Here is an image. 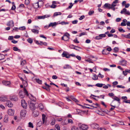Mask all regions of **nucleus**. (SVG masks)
I'll list each match as a JSON object with an SVG mask.
<instances>
[{
    "instance_id": "obj_29",
    "label": "nucleus",
    "mask_w": 130,
    "mask_h": 130,
    "mask_svg": "<svg viewBox=\"0 0 130 130\" xmlns=\"http://www.w3.org/2000/svg\"><path fill=\"white\" fill-rule=\"evenodd\" d=\"M5 56L3 54H0V60L4 59Z\"/></svg>"
},
{
    "instance_id": "obj_37",
    "label": "nucleus",
    "mask_w": 130,
    "mask_h": 130,
    "mask_svg": "<svg viewBox=\"0 0 130 130\" xmlns=\"http://www.w3.org/2000/svg\"><path fill=\"white\" fill-rule=\"evenodd\" d=\"M19 29L20 30H24L26 28L25 26H22L19 28Z\"/></svg>"
},
{
    "instance_id": "obj_24",
    "label": "nucleus",
    "mask_w": 130,
    "mask_h": 130,
    "mask_svg": "<svg viewBox=\"0 0 130 130\" xmlns=\"http://www.w3.org/2000/svg\"><path fill=\"white\" fill-rule=\"evenodd\" d=\"M34 33L38 34L39 33V31L37 29H32L31 30Z\"/></svg>"
},
{
    "instance_id": "obj_48",
    "label": "nucleus",
    "mask_w": 130,
    "mask_h": 130,
    "mask_svg": "<svg viewBox=\"0 0 130 130\" xmlns=\"http://www.w3.org/2000/svg\"><path fill=\"white\" fill-rule=\"evenodd\" d=\"M56 6H57L56 5L52 4L50 6V7L52 8H55Z\"/></svg>"
},
{
    "instance_id": "obj_57",
    "label": "nucleus",
    "mask_w": 130,
    "mask_h": 130,
    "mask_svg": "<svg viewBox=\"0 0 130 130\" xmlns=\"http://www.w3.org/2000/svg\"><path fill=\"white\" fill-rule=\"evenodd\" d=\"M99 35L100 36L101 38V37H104L106 36V35H105V34H100Z\"/></svg>"
},
{
    "instance_id": "obj_27",
    "label": "nucleus",
    "mask_w": 130,
    "mask_h": 130,
    "mask_svg": "<svg viewBox=\"0 0 130 130\" xmlns=\"http://www.w3.org/2000/svg\"><path fill=\"white\" fill-rule=\"evenodd\" d=\"M61 14V13L60 12H56L54 13L53 16H57L58 15H60Z\"/></svg>"
},
{
    "instance_id": "obj_38",
    "label": "nucleus",
    "mask_w": 130,
    "mask_h": 130,
    "mask_svg": "<svg viewBox=\"0 0 130 130\" xmlns=\"http://www.w3.org/2000/svg\"><path fill=\"white\" fill-rule=\"evenodd\" d=\"M36 82L38 83L39 84H41L42 83V81L41 80H40L39 79H36Z\"/></svg>"
},
{
    "instance_id": "obj_8",
    "label": "nucleus",
    "mask_w": 130,
    "mask_h": 130,
    "mask_svg": "<svg viewBox=\"0 0 130 130\" xmlns=\"http://www.w3.org/2000/svg\"><path fill=\"white\" fill-rule=\"evenodd\" d=\"M62 56L63 57H65L68 58H69V55L68 53L66 52H64L62 54Z\"/></svg>"
},
{
    "instance_id": "obj_1",
    "label": "nucleus",
    "mask_w": 130,
    "mask_h": 130,
    "mask_svg": "<svg viewBox=\"0 0 130 130\" xmlns=\"http://www.w3.org/2000/svg\"><path fill=\"white\" fill-rule=\"evenodd\" d=\"M28 104L29 108L32 111H33L35 110L36 107L35 106V104L32 103L31 101H28Z\"/></svg>"
},
{
    "instance_id": "obj_28",
    "label": "nucleus",
    "mask_w": 130,
    "mask_h": 130,
    "mask_svg": "<svg viewBox=\"0 0 130 130\" xmlns=\"http://www.w3.org/2000/svg\"><path fill=\"white\" fill-rule=\"evenodd\" d=\"M39 107L40 109L41 110H42L43 109V106L42 104L41 103H40L39 104Z\"/></svg>"
},
{
    "instance_id": "obj_7",
    "label": "nucleus",
    "mask_w": 130,
    "mask_h": 130,
    "mask_svg": "<svg viewBox=\"0 0 130 130\" xmlns=\"http://www.w3.org/2000/svg\"><path fill=\"white\" fill-rule=\"evenodd\" d=\"M70 35L67 32H66L64 35V41H67L69 40V36Z\"/></svg>"
},
{
    "instance_id": "obj_36",
    "label": "nucleus",
    "mask_w": 130,
    "mask_h": 130,
    "mask_svg": "<svg viewBox=\"0 0 130 130\" xmlns=\"http://www.w3.org/2000/svg\"><path fill=\"white\" fill-rule=\"evenodd\" d=\"M119 51V48L118 47H115L114 49V52L116 53L118 52Z\"/></svg>"
},
{
    "instance_id": "obj_26",
    "label": "nucleus",
    "mask_w": 130,
    "mask_h": 130,
    "mask_svg": "<svg viewBox=\"0 0 130 130\" xmlns=\"http://www.w3.org/2000/svg\"><path fill=\"white\" fill-rule=\"evenodd\" d=\"M102 54H107L109 53L107 52V50H103L102 51Z\"/></svg>"
},
{
    "instance_id": "obj_6",
    "label": "nucleus",
    "mask_w": 130,
    "mask_h": 130,
    "mask_svg": "<svg viewBox=\"0 0 130 130\" xmlns=\"http://www.w3.org/2000/svg\"><path fill=\"white\" fill-rule=\"evenodd\" d=\"M21 105L23 108L26 109L27 107V104L25 100H23L21 101Z\"/></svg>"
},
{
    "instance_id": "obj_53",
    "label": "nucleus",
    "mask_w": 130,
    "mask_h": 130,
    "mask_svg": "<svg viewBox=\"0 0 130 130\" xmlns=\"http://www.w3.org/2000/svg\"><path fill=\"white\" fill-rule=\"evenodd\" d=\"M29 0H25V4L27 5L29 4Z\"/></svg>"
},
{
    "instance_id": "obj_46",
    "label": "nucleus",
    "mask_w": 130,
    "mask_h": 130,
    "mask_svg": "<svg viewBox=\"0 0 130 130\" xmlns=\"http://www.w3.org/2000/svg\"><path fill=\"white\" fill-rule=\"evenodd\" d=\"M113 99L117 101H119L120 100V99L116 96H115L114 98Z\"/></svg>"
},
{
    "instance_id": "obj_61",
    "label": "nucleus",
    "mask_w": 130,
    "mask_h": 130,
    "mask_svg": "<svg viewBox=\"0 0 130 130\" xmlns=\"http://www.w3.org/2000/svg\"><path fill=\"white\" fill-rule=\"evenodd\" d=\"M98 76L99 77H101V78H102L104 77V75H102L100 73L98 74Z\"/></svg>"
},
{
    "instance_id": "obj_25",
    "label": "nucleus",
    "mask_w": 130,
    "mask_h": 130,
    "mask_svg": "<svg viewBox=\"0 0 130 130\" xmlns=\"http://www.w3.org/2000/svg\"><path fill=\"white\" fill-rule=\"evenodd\" d=\"M92 79L94 80H97L98 79V77L95 74H94L93 75V77L92 78Z\"/></svg>"
},
{
    "instance_id": "obj_60",
    "label": "nucleus",
    "mask_w": 130,
    "mask_h": 130,
    "mask_svg": "<svg viewBox=\"0 0 130 130\" xmlns=\"http://www.w3.org/2000/svg\"><path fill=\"white\" fill-rule=\"evenodd\" d=\"M13 36H9L8 38V40H11L13 39Z\"/></svg>"
},
{
    "instance_id": "obj_15",
    "label": "nucleus",
    "mask_w": 130,
    "mask_h": 130,
    "mask_svg": "<svg viewBox=\"0 0 130 130\" xmlns=\"http://www.w3.org/2000/svg\"><path fill=\"white\" fill-rule=\"evenodd\" d=\"M69 47L73 49L78 51H79V50L77 48H76L75 47H77L79 48H80V47L78 46H75L73 45H70L69 46Z\"/></svg>"
},
{
    "instance_id": "obj_42",
    "label": "nucleus",
    "mask_w": 130,
    "mask_h": 130,
    "mask_svg": "<svg viewBox=\"0 0 130 130\" xmlns=\"http://www.w3.org/2000/svg\"><path fill=\"white\" fill-rule=\"evenodd\" d=\"M78 129L77 127H76L75 126H72L71 128V130H77Z\"/></svg>"
},
{
    "instance_id": "obj_19",
    "label": "nucleus",
    "mask_w": 130,
    "mask_h": 130,
    "mask_svg": "<svg viewBox=\"0 0 130 130\" xmlns=\"http://www.w3.org/2000/svg\"><path fill=\"white\" fill-rule=\"evenodd\" d=\"M63 68L64 69H71V66L68 64L65 65L63 67Z\"/></svg>"
},
{
    "instance_id": "obj_52",
    "label": "nucleus",
    "mask_w": 130,
    "mask_h": 130,
    "mask_svg": "<svg viewBox=\"0 0 130 130\" xmlns=\"http://www.w3.org/2000/svg\"><path fill=\"white\" fill-rule=\"evenodd\" d=\"M118 30L120 32H125V31L123 30L122 28H119L118 29Z\"/></svg>"
},
{
    "instance_id": "obj_34",
    "label": "nucleus",
    "mask_w": 130,
    "mask_h": 130,
    "mask_svg": "<svg viewBox=\"0 0 130 130\" xmlns=\"http://www.w3.org/2000/svg\"><path fill=\"white\" fill-rule=\"evenodd\" d=\"M26 63V61L25 60H23L21 61V65L22 66H23Z\"/></svg>"
},
{
    "instance_id": "obj_20",
    "label": "nucleus",
    "mask_w": 130,
    "mask_h": 130,
    "mask_svg": "<svg viewBox=\"0 0 130 130\" xmlns=\"http://www.w3.org/2000/svg\"><path fill=\"white\" fill-rule=\"evenodd\" d=\"M57 23L56 22L51 23L48 25V27L51 26L53 27L54 26H55L57 25Z\"/></svg>"
},
{
    "instance_id": "obj_50",
    "label": "nucleus",
    "mask_w": 130,
    "mask_h": 130,
    "mask_svg": "<svg viewBox=\"0 0 130 130\" xmlns=\"http://www.w3.org/2000/svg\"><path fill=\"white\" fill-rule=\"evenodd\" d=\"M44 16H39L37 17V18L38 19H44Z\"/></svg>"
},
{
    "instance_id": "obj_64",
    "label": "nucleus",
    "mask_w": 130,
    "mask_h": 130,
    "mask_svg": "<svg viewBox=\"0 0 130 130\" xmlns=\"http://www.w3.org/2000/svg\"><path fill=\"white\" fill-rule=\"evenodd\" d=\"M126 38H130V33L128 34L127 35H126Z\"/></svg>"
},
{
    "instance_id": "obj_43",
    "label": "nucleus",
    "mask_w": 130,
    "mask_h": 130,
    "mask_svg": "<svg viewBox=\"0 0 130 130\" xmlns=\"http://www.w3.org/2000/svg\"><path fill=\"white\" fill-rule=\"evenodd\" d=\"M94 11H90L89 12L88 14L89 15H90L94 13Z\"/></svg>"
},
{
    "instance_id": "obj_49",
    "label": "nucleus",
    "mask_w": 130,
    "mask_h": 130,
    "mask_svg": "<svg viewBox=\"0 0 130 130\" xmlns=\"http://www.w3.org/2000/svg\"><path fill=\"white\" fill-rule=\"evenodd\" d=\"M118 84V82L117 81H115V82H113L112 83V84L113 85V87H115V86H114V85H117Z\"/></svg>"
},
{
    "instance_id": "obj_3",
    "label": "nucleus",
    "mask_w": 130,
    "mask_h": 130,
    "mask_svg": "<svg viewBox=\"0 0 130 130\" xmlns=\"http://www.w3.org/2000/svg\"><path fill=\"white\" fill-rule=\"evenodd\" d=\"M91 127L95 129H98L99 127V125L96 123H93L91 125Z\"/></svg>"
},
{
    "instance_id": "obj_56",
    "label": "nucleus",
    "mask_w": 130,
    "mask_h": 130,
    "mask_svg": "<svg viewBox=\"0 0 130 130\" xmlns=\"http://www.w3.org/2000/svg\"><path fill=\"white\" fill-rule=\"evenodd\" d=\"M52 78L53 79H56L57 78V77L55 75H53L52 76Z\"/></svg>"
},
{
    "instance_id": "obj_4",
    "label": "nucleus",
    "mask_w": 130,
    "mask_h": 130,
    "mask_svg": "<svg viewBox=\"0 0 130 130\" xmlns=\"http://www.w3.org/2000/svg\"><path fill=\"white\" fill-rule=\"evenodd\" d=\"M121 14L124 13L125 14L130 15V13L128 11H127L126 9L125 8H123L120 12Z\"/></svg>"
},
{
    "instance_id": "obj_16",
    "label": "nucleus",
    "mask_w": 130,
    "mask_h": 130,
    "mask_svg": "<svg viewBox=\"0 0 130 130\" xmlns=\"http://www.w3.org/2000/svg\"><path fill=\"white\" fill-rule=\"evenodd\" d=\"M8 113L10 116L14 114V111L11 109H10L8 110Z\"/></svg>"
},
{
    "instance_id": "obj_63",
    "label": "nucleus",
    "mask_w": 130,
    "mask_h": 130,
    "mask_svg": "<svg viewBox=\"0 0 130 130\" xmlns=\"http://www.w3.org/2000/svg\"><path fill=\"white\" fill-rule=\"evenodd\" d=\"M78 22V21L77 20H76L74 21H72V23L73 24H76Z\"/></svg>"
},
{
    "instance_id": "obj_23",
    "label": "nucleus",
    "mask_w": 130,
    "mask_h": 130,
    "mask_svg": "<svg viewBox=\"0 0 130 130\" xmlns=\"http://www.w3.org/2000/svg\"><path fill=\"white\" fill-rule=\"evenodd\" d=\"M55 130H60V127L58 125L56 124L55 125Z\"/></svg>"
},
{
    "instance_id": "obj_13",
    "label": "nucleus",
    "mask_w": 130,
    "mask_h": 130,
    "mask_svg": "<svg viewBox=\"0 0 130 130\" xmlns=\"http://www.w3.org/2000/svg\"><path fill=\"white\" fill-rule=\"evenodd\" d=\"M6 105L9 107H11L13 106V104L10 101L8 100L7 101Z\"/></svg>"
},
{
    "instance_id": "obj_33",
    "label": "nucleus",
    "mask_w": 130,
    "mask_h": 130,
    "mask_svg": "<svg viewBox=\"0 0 130 130\" xmlns=\"http://www.w3.org/2000/svg\"><path fill=\"white\" fill-rule=\"evenodd\" d=\"M111 5L110 4L108 3H106L104 5V6L105 7H108V8H109V7H111L110 6Z\"/></svg>"
},
{
    "instance_id": "obj_2",
    "label": "nucleus",
    "mask_w": 130,
    "mask_h": 130,
    "mask_svg": "<svg viewBox=\"0 0 130 130\" xmlns=\"http://www.w3.org/2000/svg\"><path fill=\"white\" fill-rule=\"evenodd\" d=\"M78 126L80 129L87 130L88 128V126L85 124L81 125V124H78Z\"/></svg>"
},
{
    "instance_id": "obj_59",
    "label": "nucleus",
    "mask_w": 130,
    "mask_h": 130,
    "mask_svg": "<svg viewBox=\"0 0 130 130\" xmlns=\"http://www.w3.org/2000/svg\"><path fill=\"white\" fill-rule=\"evenodd\" d=\"M75 56L76 58L79 60H81V57L80 56L78 55Z\"/></svg>"
},
{
    "instance_id": "obj_12",
    "label": "nucleus",
    "mask_w": 130,
    "mask_h": 130,
    "mask_svg": "<svg viewBox=\"0 0 130 130\" xmlns=\"http://www.w3.org/2000/svg\"><path fill=\"white\" fill-rule=\"evenodd\" d=\"M7 25L8 26H11L12 27H13L14 26V23L13 22L12 20L10 21L7 23Z\"/></svg>"
},
{
    "instance_id": "obj_62",
    "label": "nucleus",
    "mask_w": 130,
    "mask_h": 130,
    "mask_svg": "<svg viewBox=\"0 0 130 130\" xmlns=\"http://www.w3.org/2000/svg\"><path fill=\"white\" fill-rule=\"evenodd\" d=\"M18 29V27H14V28L13 29V30L12 31H13L14 30L15 31H17Z\"/></svg>"
},
{
    "instance_id": "obj_41",
    "label": "nucleus",
    "mask_w": 130,
    "mask_h": 130,
    "mask_svg": "<svg viewBox=\"0 0 130 130\" xmlns=\"http://www.w3.org/2000/svg\"><path fill=\"white\" fill-rule=\"evenodd\" d=\"M23 81L24 82H23L24 86L25 87H26L27 85V81L26 80H24Z\"/></svg>"
},
{
    "instance_id": "obj_58",
    "label": "nucleus",
    "mask_w": 130,
    "mask_h": 130,
    "mask_svg": "<svg viewBox=\"0 0 130 130\" xmlns=\"http://www.w3.org/2000/svg\"><path fill=\"white\" fill-rule=\"evenodd\" d=\"M13 49L15 51H17L18 50V48L17 47H13Z\"/></svg>"
},
{
    "instance_id": "obj_55",
    "label": "nucleus",
    "mask_w": 130,
    "mask_h": 130,
    "mask_svg": "<svg viewBox=\"0 0 130 130\" xmlns=\"http://www.w3.org/2000/svg\"><path fill=\"white\" fill-rule=\"evenodd\" d=\"M123 102L126 103L130 104V100H128L127 101L123 100Z\"/></svg>"
},
{
    "instance_id": "obj_35",
    "label": "nucleus",
    "mask_w": 130,
    "mask_h": 130,
    "mask_svg": "<svg viewBox=\"0 0 130 130\" xmlns=\"http://www.w3.org/2000/svg\"><path fill=\"white\" fill-rule=\"evenodd\" d=\"M55 119H54L52 120V121L51 123V125H53L55 124Z\"/></svg>"
},
{
    "instance_id": "obj_32",
    "label": "nucleus",
    "mask_w": 130,
    "mask_h": 130,
    "mask_svg": "<svg viewBox=\"0 0 130 130\" xmlns=\"http://www.w3.org/2000/svg\"><path fill=\"white\" fill-rule=\"evenodd\" d=\"M117 123L118 124H119L122 125H124V123L123 122L120 121H118L117 122Z\"/></svg>"
},
{
    "instance_id": "obj_21",
    "label": "nucleus",
    "mask_w": 130,
    "mask_h": 130,
    "mask_svg": "<svg viewBox=\"0 0 130 130\" xmlns=\"http://www.w3.org/2000/svg\"><path fill=\"white\" fill-rule=\"evenodd\" d=\"M8 115H6L5 116V118L4 120V121L6 122L7 123L8 121Z\"/></svg>"
},
{
    "instance_id": "obj_39",
    "label": "nucleus",
    "mask_w": 130,
    "mask_h": 130,
    "mask_svg": "<svg viewBox=\"0 0 130 130\" xmlns=\"http://www.w3.org/2000/svg\"><path fill=\"white\" fill-rule=\"evenodd\" d=\"M29 127L31 128H33L34 127L33 124L32 123L29 122L28 123Z\"/></svg>"
},
{
    "instance_id": "obj_5",
    "label": "nucleus",
    "mask_w": 130,
    "mask_h": 130,
    "mask_svg": "<svg viewBox=\"0 0 130 130\" xmlns=\"http://www.w3.org/2000/svg\"><path fill=\"white\" fill-rule=\"evenodd\" d=\"M9 99L14 101H17L18 100V98L17 96L16 95H14L11 96L9 97Z\"/></svg>"
},
{
    "instance_id": "obj_40",
    "label": "nucleus",
    "mask_w": 130,
    "mask_h": 130,
    "mask_svg": "<svg viewBox=\"0 0 130 130\" xmlns=\"http://www.w3.org/2000/svg\"><path fill=\"white\" fill-rule=\"evenodd\" d=\"M27 41L29 43H32V40L30 38H28L27 40Z\"/></svg>"
},
{
    "instance_id": "obj_54",
    "label": "nucleus",
    "mask_w": 130,
    "mask_h": 130,
    "mask_svg": "<svg viewBox=\"0 0 130 130\" xmlns=\"http://www.w3.org/2000/svg\"><path fill=\"white\" fill-rule=\"evenodd\" d=\"M86 34V33L85 32H83L79 34V37H81L82 36L84 35H85Z\"/></svg>"
},
{
    "instance_id": "obj_51",
    "label": "nucleus",
    "mask_w": 130,
    "mask_h": 130,
    "mask_svg": "<svg viewBox=\"0 0 130 130\" xmlns=\"http://www.w3.org/2000/svg\"><path fill=\"white\" fill-rule=\"evenodd\" d=\"M101 38L100 36V35L99 36H97L95 38V39L97 40H99L101 39Z\"/></svg>"
},
{
    "instance_id": "obj_11",
    "label": "nucleus",
    "mask_w": 130,
    "mask_h": 130,
    "mask_svg": "<svg viewBox=\"0 0 130 130\" xmlns=\"http://www.w3.org/2000/svg\"><path fill=\"white\" fill-rule=\"evenodd\" d=\"M2 83L3 85L6 86H8L10 84V82L8 81L3 80Z\"/></svg>"
},
{
    "instance_id": "obj_31",
    "label": "nucleus",
    "mask_w": 130,
    "mask_h": 130,
    "mask_svg": "<svg viewBox=\"0 0 130 130\" xmlns=\"http://www.w3.org/2000/svg\"><path fill=\"white\" fill-rule=\"evenodd\" d=\"M116 6V4H113V2L111 4V7H109V9H112L113 7H114Z\"/></svg>"
},
{
    "instance_id": "obj_18",
    "label": "nucleus",
    "mask_w": 130,
    "mask_h": 130,
    "mask_svg": "<svg viewBox=\"0 0 130 130\" xmlns=\"http://www.w3.org/2000/svg\"><path fill=\"white\" fill-rule=\"evenodd\" d=\"M42 119L43 121V123L45 124L46 122V120H45V116L43 114L42 115Z\"/></svg>"
},
{
    "instance_id": "obj_22",
    "label": "nucleus",
    "mask_w": 130,
    "mask_h": 130,
    "mask_svg": "<svg viewBox=\"0 0 130 130\" xmlns=\"http://www.w3.org/2000/svg\"><path fill=\"white\" fill-rule=\"evenodd\" d=\"M103 85H105V84H102L97 83L95 85V86L98 87H101Z\"/></svg>"
},
{
    "instance_id": "obj_45",
    "label": "nucleus",
    "mask_w": 130,
    "mask_h": 130,
    "mask_svg": "<svg viewBox=\"0 0 130 130\" xmlns=\"http://www.w3.org/2000/svg\"><path fill=\"white\" fill-rule=\"evenodd\" d=\"M77 104L79 105V106H81L84 109L85 108H90V107H88V106H83L81 105H80V104Z\"/></svg>"
},
{
    "instance_id": "obj_17",
    "label": "nucleus",
    "mask_w": 130,
    "mask_h": 130,
    "mask_svg": "<svg viewBox=\"0 0 130 130\" xmlns=\"http://www.w3.org/2000/svg\"><path fill=\"white\" fill-rule=\"evenodd\" d=\"M120 62L122 65L124 66L126 65L127 61L124 60H122Z\"/></svg>"
},
{
    "instance_id": "obj_30",
    "label": "nucleus",
    "mask_w": 130,
    "mask_h": 130,
    "mask_svg": "<svg viewBox=\"0 0 130 130\" xmlns=\"http://www.w3.org/2000/svg\"><path fill=\"white\" fill-rule=\"evenodd\" d=\"M23 89L24 91V93H25V94H26L27 95V96H28L29 95V94L28 93V91L26 90V89L24 87Z\"/></svg>"
},
{
    "instance_id": "obj_44",
    "label": "nucleus",
    "mask_w": 130,
    "mask_h": 130,
    "mask_svg": "<svg viewBox=\"0 0 130 130\" xmlns=\"http://www.w3.org/2000/svg\"><path fill=\"white\" fill-rule=\"evenodd\" d=\"M73 42L75 43H79V42L77 40V38H76L74 40Z\"/></svg>"
},
{
    "instance_id": "obj_47",
    "label": "nucleus",
    "mask_w": 130,
    "mask_h": 130,
    "mask_svg": "<svg viewBox=\"0 0 130 130\" xmlns=\"http://www.w3.org/2000/svg\"><path fill=\"white\" fill-rule=\"evenodd\" d=\"M116 87L117 88H124L125 87L124 86H122V85H118L116 86Z\"/></svg>"
},
{
    "instance_id": "obj_10",
    "label": "nucleus",
    "mask_w": 130,
    "mask_h": 130,
    "mask_svg": "<svg viewBox=\"0 0 130 130\" xmlns=\"http://www.w3.org/2000/svg\"><path fill=\"white\" fill-rule=\"evenodd\" d=\"M26 111L25 110H22L20 112V115L23 117H24L26 115Z\"/></svg>"
},
{
    "instance_id": "obj_9",
    "label": "nucleus",
    "mask_w": 130,
    "mask_h": 130,
    "mask_svg": "<svg viewBox=\"0 0 130 130\" xmlns=\"http://www.w3.org/2000/svg\"><path fill=\"white\" fill-rule=\"evenodd\" d=\"M25 94L24 93L22 90H20L19 93V95L20 97L22 98H23L24 97Z\"/></svg>"
},
{
    "instance_id": "obj_14",
    "label": "nucleus",
    "mask_w": 130,
    "mask_h": 130,
    "mask_svg": "<svg viewBox=\"0 0 130 130\" xmlns=\"http://www.w3.org/2000/svg\"><path fill=\"white\" fill-rule=\"evenodd\" d=\"M32 115L34 117H36L39 115V112L37 111H34L33 112Z\"/></svg>"
}]
</instances>
